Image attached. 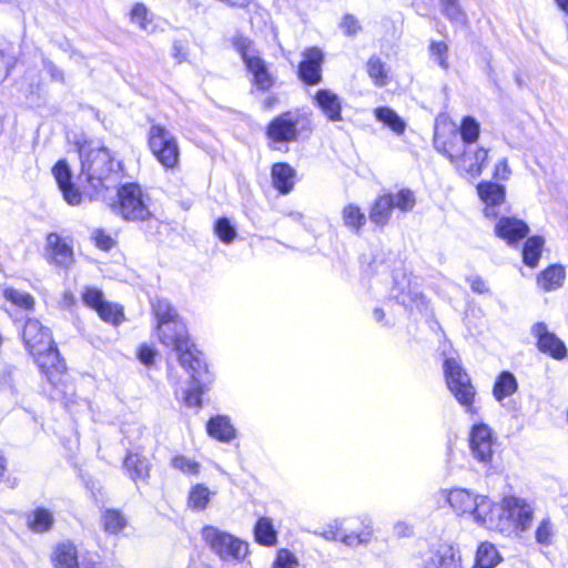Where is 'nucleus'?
<instances>
[{
  "label": "nucleus",
  "mask_w": 568,
  "mask_h": 568,
  "mask_svg": "<svg viewBox=\"0 0 568 568\" xmlns=\"http://www.w3.org/2000/svg\"><path fill=\"white\" fill-rule=\"evenodd\" d=\"M80 173L73 181V205L87 200L102 197L109 189L116 187L122 178V164L115 160L109 149L80 145Z\"/></svg>",
  "instance_id": "f257e3e1"
},
{
  "label": "nucleus",
  "mask_w": 568,
  "mask_h": 568,
  "mask_svg": "<svg viewBox=\"0 0 568 568\" xmlns=\"http://www.w3.org/2000/svg\"><path fill=\"white\" fill-rule=\"evenodd\" d=\"M434 146L438 152L448 158L460 174H466L470 178H477L481 174L488 159L487 149L478 148L473 150L471 146L459 145L455 131H450L446 135L438 130V126H436L434 132Z\"/></svg>",
  "instance_id": "f03ea898"
},
{
  "label": "nucleus",
  "mask_w": 568,
  "mask_h": 568,
  "mask_svg": "<svg viewBox=\"0 0 568 568\" xmlns=\"http://www.w3.org/2000/svg\"><path fill=\"white\" fill-rule=\"evenodd\" d=\"M313 131L311 114L298 110L286 111L275 116L266 126L265 134L272 145L291 143L298 140L303 133Z\"/></svg>",
  "instance_id": "7ed1b4c3"
},
{
  "label": "nucleus",
  "mask_w": 568,
  "mask_h": 568,
  "mask_svg": "<svg viewBox=\"0 0 568 568\" xmlns=\"http://www.w3.org/2000/svg\"><path fill=\"white\" fill-rule=\"evenodd\" d=\"M109 206L125 221H145L151 216L142 187L133 182L120 185L116 199L112 200Z\"/></svg>",
  "instance_id": "20e7f679"
},
{
  "label": "nucleus",
  "mask_w": 568,
  "mask_h": 568,
  "mask_svg": "<svg viewBox=\"0 0 568 568\" xmlns=\"http://www.w3.org/2000/svg\"><path fill=\"white\" fill-rule=\"evenodd\" d=\"M148 145L152 155L166 170H175L180 164L178 138L160 123H153L148 132Z\"/></svg>",
  "instance_id": "39448f33"
},
{
  "label": "nucleus",
  "mask_w": 568,
  "mask_h": 568,
  "mask_svg": "<svg viewBox=\"0 0 568 568\" xmlns=\"http://www.w3.org/2000/svg\"><path fill=\"white\" fill-rule=\"evenodd\" d=\"M443 368L446 384L450 393L467 413H474L473 404L476 390L459 359L446 357Z\"/></svg>",
  "instance_id": "423d86ee"
},
{
  "label": "nucleus",
  "mask_w": 568,
  "mask_h": 568,
  "mask_svg": "<svg viewBox=\"0 0 568 568\" xmlns=\"http://www.w3.org/2000/svg\"><path fill=\"white\" fill-rule=\"evenodd\" d=\"M202 538L222 560L242 561L248 554L247 542L217 527L210 525L203 527Z\"/></svg>",
  "instance_id": "0eeeda50"
},
{
  "label": "nucleus",
  "mask_w": 568,
  "mask_h": 568,
  "mask_svg": "<svg viewBox=\"0 0 568 568\" xmlns=\"http://www.w3.org/2000/svg\"><path fill=\"white\" fill-rule=\"evenodd\" d=\"M235 48L241 54L247 71L252 74L253 84L262 91L271 89L274 84V77L252 42L246 38H239L235 41Z\"/></svg>",
  "instance_id": "6e6552de"
},
{
  "label": "nucleus",
  "mask_w": 568,
  "mask_h": 568,
  "mask_svg": "<svg viewBox=\"0 0 568 568\" xmlns=\"http://www.w3.org/2000/svg\"><path fill=\"white\" fill-rule=\"evenodd\" d=\"M23 343L37 364L47 365L43 352L52 344L51 331L36 318L27 320L22 331Z\"/></svg>",
  "instance_id": "1a4fd4ad"
},
{
  "label": "nucleus",
  "mask_w": 568,
  "mask_h": 568,
  "mask_svg": "<svg viewBox=\"0 0 568 568\" xmlns=\"http://www.w3.org/2000/svg\"><path fill=\"white\" fill-rule=\"evenodd\" d=\"M151 307L155 317V333L159 341L172 343V339L166 335L169 327L178 329V336H182L181 333H184V322L166 298L154 297L151 301Z\"/></svg>",
  "instance_id": "9d476101"
},
{
  "label": "nucleus",
  "mask_w": 568,
  "mask_h": 568,
  "mask_svg": "<svg viewBox=\"0 0 568 568\" xmlns=\"http://www.w3.org/2000/svg\"><path fill=\"white\" fill-rule=\"evenodd\" d=\"M495 438L493 429L484 423L475 424L469 433V449L474 459L489 468L494 456Z\"/></svg>",
  "instance_id": "9b49d317"
},
{
  "label": "nucleus",
  "mask_w": 568,
  "mask_h": 568,
  "mask_svg": "<svg viewBox=\"0 0 568 568\" xmlns=\"http://www.w3.org/2000/svg\"><path fill=\"white\" fill-rule=\"evenodd\" d=\"M176 354L181 366L190 375L191 382H196L201 385H211L213 383L214 375L210 372L203 354L195 348L193 343L186 349L179 351Z\"/></svg>",
  "instance_id": "f8f14e48"
},
{
  "label": "nucleus",
  "mask_w": 568,
  "mask_h": 568,
  "mask_svg": "<svg viewBox=\"0 0 568 568\" xmlns=\"http://www.w3.org/2000/svg\"><path fill=\"white\" fill-rule=\"evenodd\" d=\"M534 516V508L525 499L516 496L504 498L503 519L507 520V531H525L530 527Z\"/></svg>",
  "instance_id": "ddd939ff"
},
{
  "label": "nucleus",
  "mask_w": 568,
  "mask_h": 568,
  "mask_svg": "<svg viewBox=\"0 0 568 568\" xmlns=\"http://www.w3.org/2000/svg\"><path fill=\"white\" fill-rule=\"evenodd\" d=\"M503 514L504 500L501 504H495L487 496L480 495L473 517L478 525L489 530L507 532L508 524L506 519H503Z\"/></svg>",
  "instance_id": "4468645a"
},
{
  "label": "nucleus",
  "mask_w": 568,
  "mask_h": 568,
  "mask_svg": "<svg viewBox=\"0 0 568 568\" xmlns=\"http://www.w3.org/2000/svg\"><path fill=\"white\" fill-rule=\"evenodd\" d=\"M390 295L393 300L407 311L420 310L425 304L424 296L418 286L413 284L405 273L394 275V286Z\"/></svg>",
  "instance_id": "2eb2a0df"
},
{
  "label": "nucleus",
  "mask_w": 568,
  "mask_h": 568,
  "mask_svg": "<svg viewBox=\"0 0 568 568\" xmlns=\"http://www.w3.org/2000/svg\"><path fill=\"white\" fill-rule=\"evenodd\" d=\"M531 335L537 339L539 352L561 361L567 356L565 343L552 332H550L544 322H538L531 326Z\"/></svg>",
  "instance_id": "dca6fc26"
},
{
  "label": "nucleus",
  "mask_w": 568,
  "mask_h": 568,
  "mask_svg": "<svg viewBox=\"0 0 568 568\" xmlns=\"http://www.w3.org/2000/svg\"><path fill=\"white\" fill-rule=\"evenodd\" d=\"M303 59L298 64V78L306 85H316L322 82V64L324 53L321 49L313 47L303 51Z\"/></svg>",
  "instance_id": "f3484780"
},
{
  "label": "nucleus",
  "mask_w": 568,
  "mask_h": 568,
  "mask_svg": "<svg viewBox=\"0 0 568 568\" xmlns=\"http://www.w3.org/2000/svg\"><path fill=\"white\" fill-rule=\"evenodd\" d=\"M424 568H463L460 551L448 542L434 545L429 548Z\"/></svg>",
  "instance_id": "a211bd4d"
},
{
  "label": "nucleus",
  "mask_w": 568,
  "mask_h": 568,
  "mask_svg": "<svg viewBox=\"0 0 568 568\" xmlns=\"http://www.w3.org/2000/svg\"><path fill=\"white\" fill-rule=\"evenodd\" d=\"M478 195L485 203L484 214L488 219H497L499 209L505 202V186L494 182H481L477 186Z\"/></svg>",
  "instance_id": "6ab92c4d"
},
{
  "label": "nucleus",
  "mask_w": 568,
  "mask_h": 568,
  "mask_svg": "<svg viewBox=\"0 0 568 568\" xmlns=\"http://www.w3.org/2000/svg\"><path fill=\"white\" fill-rule=\"evenodd\" d=\"M529 233L528 224L514 216H501L495 224V234L508 245H516Z\"/></svg>",
  "instance_id": "aec40b11"
},
{
  "label": "nucleus",
  "mask_w": 568,
  "mask_h": 568,
  "mask_svg": "<svg viewBox=\"0 0 568 568\" xmlns=\"http://www.w3.org/2000/svg\"><path fill=\"white\" fill-rule=\"evenodd\" d=\"M123 469L125 475L138 486L139 483L146 484L149 481L152 464L146 456L129 452L123 460Z\"/></svg>",
  "instance_id": "412c9836"
},
{
  "label": "nucleus",
  "mask_w": 568,
  "mask_h": 568,
  "mask_svg": "<svg viewBox=\"0 0 568 568\" xmlns=\"http://www.w3.org/2000/svg\"><path fill=\"white\" fill-rule=\"evenodd\" d=\"M314 104L329 122H338L342 116V100L329 89H320L313 97Z\"/></svg>",
  "instance_id": "4be33fe9"
},
{
  "label": "nucleus",
  "mask_w": 568,
  "mask_h": 568,
  "mask_svg": "<svg viewBox=\"0 0 568 568\" xmlns=\"http://www.w3.org/2000/svg\"><path fill=\"white\" fill-rule=\"evenodd\" d=\"M45 258L50 264L65 268L71 262V248L57 233H50L47 236Z\"/></svg>",
  "instance_id": "5701e85b"
},
{
  "label": "nucleus",
  "mask_w": 568,
  "mask_h": 568,
  "mask_svg": "<svg viewBox=\"0 0 568 568\" xmlns=\"http://www.w3.org/2000/svg\"><path fill=\"white\" fill-rule=\"evenodd\" d=\"M442 494L456 514H470L474 516L480 495H475L470 490L463 488H454L449 491L443 490Z\"/></svg>",
  "instance_id": "b1692460"
},
{
  "label": "nucleus",
  "mask_w": 568,
  "mask_h": 568,
  "mask_svg": "<svg viewBox=\"0 0 568 568\" xmlns=\"http://www.w3.org/2000/svg\"><path fill=\"white\" fill-rule=\"evenodd\" d=\"M43 355L47 359V365L42 366L38 364L39 367L54 386L61 385L63 377H67V365L60 358V353L53 342L50 347L43 352Z\"/></svg>",
  "instance_id": "393cba45"
},
{
  "label": "nucleus",
  "mask_w": 568,
  "mask_h": 568,
  "mask_svg": "<svg viewBox=\"0 0 568 568\" xmlns=\"http://www.w3.org/2000/svg\"><path fill=\"white\" fill-rule=\"evenodd\" d=\"M206 432L210 437L221 443H230L235 439L237 435L230 417L225 415L211 417L206 423Z\"/></svg>",
  "instance_id": "a878e982"
},
{
  "label": "nucleus",
  "mask_w": 568,
  "mask_h": 568,
  "mask_svg": "<svg viewBox=\"0 0 568 568\" xmlns=\"http://www.w3.org/2000/svg\"><path fill=\"white\" fill-rule=\"evenodd\" d=\"M295 175L296 171L285 162L273 164L271 170L272 183L281 194H288L293 190Z\"/></svg>",
  "instance_id": "bb28decb"
},
{
  "label": "nucleus",
  "mask_w": 568,
  "mask_h": 568,
  "mask_svg": "<svg viewBox=\"0 0 568 568\" xmlns=\"http://www.w3.org/2000/svg\"><path fill=\"white\" fill-rule=\"evenodd\" d=\"M565 277V267L560 264H552L538 275L537 283L544 291L550 292L561 287Z\"/></svg>",
  "instance_id": "cd10ccee"
},
{
  "label": "nucleus",
  "mask_w": 568,
  "mask_h": 568,
  "mask_svg": "<svg viewBox=\"0 0 568 568\" xmlns=\"http://www.w3.org/2000/svg\"><path fill=\"white\" fill-rule=\"evenodd\" d=\"M518 389L516 376L509 371H503L495 379L493 387L494 398L501 403L505 398L515 394Z\"/></svg>",
  "instance_id": "c85d7f7f"
},
{
  "label": "nucleus",
  "mask_w": 568,
  "mask_h": 568,
  "mask_svg": "<svg viewBox=\"0 0 568 568\" xmlns=\"http://www.w3.org/2000/svg\"><path fill=\"white\" fill-rule=\"evenodd\" d=\"M457 133L459 145L471 146L480 135V123L470 115L462 119L458 130L453 129Z\"/></svg>",
  "instance_id": "c756f323"
},
{
  "label": "nucleus",
  "mask_w": 568,
  "mask_h": 568,
  "mask_svg": "<svg viewBox=\"0 0 568 568\" xmlns=\"http://www.w3.org/2000/svg\"><path fill=\"white\" fill-rule=\"evenodd\" d=\"M130 21L142 32L152 34L156 31L154 16L143 3H135L130 11Z\"/></svg>",
  "instance_id": "7c9ffc66"
},
{
  "label": "nucleus",
  "mask_w": 568,
  "mask_h": 568,
  "mask_svg": "<svg viewBox=\"0 0 568 568\" xmlns=\"http://www.w3.org/2000/svg\"><path fill=\"white\" fill-rule=\"evenodd\" d=\"M393 211L390 199L385 193L374 201L369 210V220L377 226H385L390 221Z\"/></svg>",
  "instance_id": "2f4dec72"
},
{
  "label": "nucleus",
  "mask_w": 568,
  "mask_h": 568,
  "mask_svg": "<svg viewBox=\"0 0 568 568\" xmlns=\"http://www.w3.org/2000/svg\"><path fill=\"white\" fill-rule=\"evenodd\" d=\"M343 225L352 233L358 234L366 224V215L355 204H347L342 210Z\"/></svg>",
  "instance_id": "473e14b6"
},
{
  "label": "nucleus",
  "mask_w": 568,
  "mask_h": 568,
  "mask_svg": "<svg viewBox=\"0 0 568 568\" xmlns=\"http://www.w3.org/2000/svg\"><path fill=\"white\" fill-rule=\"evenodd\" d=\"M52 174L67 203L71 204V169L67 160H60L52 168Z\"/></svg>",
  "instance_id": "72a5a7b5"
},
{
  "label": "nucleus",
  "mask_w": 568,
  "mask_h": 568,
  "mask_svg": "<svg viewBox=\"0 0 568 568\" xmlns=\"http://www.w3.org/2000/svg\"><path fill=\"white\" fill-rule=\"evenodd\" d=\"M101 523L105 532L118 535L126 527L128 519L121 510L108 508L102 513Z\"/></svg>",
  "instance_id": "f704fd0d"
},
{
  "label": "nucleus",
  "mask_w": 568,
  "mask_h": 568,
  "mask_svg": "<svg viewBox=\"0 0 568 568\" xmlns=\"http://www.w3.org/2000/svg\"><path fill=\"white\" fill-rule=\"evenodd\" d=\"M544 244L545 240L539 235H534L526 240L523 247V262L527 266L534 268L538 265Z\"/></svg>",
  "instance_id": "c9c22d12"
},
{
  "label": "nucleus",
  "mask_w": 568,
  "mask_h": 568,
  "mask_svg": "<svg viewBox=\"0 0 568 568\" xmlns=\"http://www.w3.org/2000/svg\"><path fill=\"white\" fill-rule=\"evenodd\" d=\"M254 537L260 545L271 547L277 541V532L267 517L260 518L254 526Z\"/></svg>",
  "instance_id": "e433bc0d"
},
{
  "label": "nucleus",
  "mask_w": 568,
  "mask_h": 568,
  "mask_svg": "<svg viewBox=\"0 0 568 568\" xmlns=\"http://www.w3.org/2000/svg\"><path fill=\"white\" fill-rule=\"evenodd\" d=\"M377 121L387 125L396 134H403L406 129L405 121L390 108L378 106L374 110Z\"/></svg>",
  "instance_id": "4c0bfd02"
},
{
  "label": "nucleus",
  "mask_w": 568,
  "mask_h": 568,
  "mask_svg": "<svg viewBox=\"0 0 568 568\" xmlns=\"http://www.w3.org/2000/svg\"><path fill=\"white\" fill-rule=\"evenodd\" d=\"M28 527L37 534H42L51 529L54 518L50 510L37 508L28 516Z\"/></svg>",
  "instance_id": "58836bf2"
},
{
  "label": "nucleus",
  "mask_w": 568,
  "mask_h": 568,
  "mask_svg": "<svg viewBox=\"0 0 568 568\" xmlns=\"http://www.w3.org/2000/svg\"><path fill=\"white\" fill-rule=\"evenodd\" d=\"M213 495L214 491L210 490L205 485L196 484L192 486L189 491L187 506L192 510H204L207 507Z\"/></svg>",
  "instance_id": "ea45409f"
},
{
  "label": "nucleus",
  "mask_w": 568,
  "mask_h": 568,
  "mask_svg": "<svg viewBox=\"0 0 568 568\" xmlns=\"http://www.w3.org/2000/svg\"><path fill=\"white\" fill-rule=\"evenodd\" d=\"M366 71L375 87L383 88L388 83V71L381 58L371 57L366 63Z\"/></svg>",
  "instance_id": "a19ab883"
},
{
  "label": "nucleus",
  "mask_w": 568,
  "mask_h": 568,
  "mask_svg": "<svg viewBox=\"0 0 568 568\" xmlns=\"http://www.w3.org/2000/svg\"><path fill=\"white\" fill-rule=\"evenodd\" d=\"M501 560V557L493 544L483 542L479 545L475 562L483 568H494Z\"/></svg>",
  "instance_id": "79ce46f5"
},
{
  "label": "nucleus",
  "mask_w": 568,
  "mask_h": 568,
  "mask_svg": "<svg viewBox=\"0 0 568 568\" xmlns=\"http://www.w3.org/2000/svg\"><path fill=\"white\" fill-rule=\"evenodd\" d=\"M364 529L361 532L345 534L339 540L348 547H357L361 545H367L373 537L372 520L365 517L362 520Z\"/></svg>",
  "instance_id": "37998d69"
},
{
  "label": "nucleus",
  "mask_w": 568,
  "mask_h": 568,
  "mask_svg": "<svg viewBox=\"0 0 568 568\" xmlns=\"http://www.w3.org/2000/svg\"><path fill=\"white\" fill-rule=\"evenodd\" d=\"M99 317L113 326H119L124 321L122 305L105 301L97 311Z\"/></svg>",
  "instance_id": "c03bdc74"
},
{
  "label": "nucleus",
  "mask_w": 568,
  "mask_h": 568,
  "mask_svg": "<svg viewBox=\"0 0 568 568\" xmlns=\"http://www.w3.org/2000/svg\"><path fill=\"white\" fill-rule=\"evenodd\" d=\"M390 199V204L394 210L402 213L410 212L416 205V199L413 191L408 189L399 190L396 193H386Z\"/></svg>",
  "instance_id": "a18cd8bd"
},
{
  "label": "nucleus",
  "mask_w": 568,
  "mask_h": 568,
  "mask_svg": "<svg viewBox=\"0 0 568 568\" xmlns=\"http://www.w3.org/2000/svg\"><path fill=\"white\" fill-rule=\"evenodd\" d=\"M2 295L7 301L26 311L33 310L36 304L34 297L31 294L13 287L4 288Z\"/></svg>",
  "instance_id": "49530a36"
},
{
  "label": "nucleus",
  "mask_w": 568,
  "mask_h": 568,
  "mask_svg": "<svg viewBox=\"0 0 568 568\" xmlns=\"http://www.w3.org/2000/svg\"><path fill=\"white\" fill-rule=\"evenodd\" d=\"M170 466L185 476H196L201 470L200 463L182 454L174 455L171 458Z\"/></svg>",
  "instance_id": "de8ad7c7"
},
{
  "label": "nucleus",
  "mask_w": 568,
  "mask_h": 568,
  "mask_svg": "<svg viewBox=\"0 0 568 568\" xmlns=\"http://www.w3.org/2000/svg\"><path fill=\"white\" fill-rule=\"evenodd\" d=\"M214 233L224 244H231L236 235V229L227 217H219L214 223Z\"/></svg>",
  "instance_id": "09e8293b"
},
{
  "label": "nucleus",
  "mask_w": 568,
  "mask_h": 568,
  "mask_svg": "<svg viewBox=\"0 0 568 568\" xmlns=\"http://www.w3.org/2000/svg\"><path fill=\"white\" fill-rule=\"evenodd\" d=\"M166 335L172 339V343H166L164 341H160L161 344H163L165 347L171 348L175 353L182 349H186L187 346L192 343L189 337V332L186 328V325L184 324V333L178 336V329L169 327L166 331Z\"/></svg>",
  "instance_id": "8fccbe9b"
},
{
  "label": "nucleus",
  "mask_w": 568,
  "mask_h": 568,
  "mask_svg": "<svg viewBox=\"0 0 568 568\" xmlns=\"http://www.w3.org/2000/svg\"><path fill=\"white\" fill-rule=\"evenodd\" d=\"M81 300L87 307L95 312L105 302L103 292L92 286H85L83 288V291L81 292Z\"/></svg>",
  "instance_id": "3c124183"
},
{
  "label": "nucleus",
  "mask_w": 568,
  "mask_h": 568,
  "mask_svg": "<svg viewBox=\"0 0 568 568\" xmlns=\"http://www.w3.org/2000/svg\"><path fill=\"white\" fill-rule=\"evenodd\" d=\"M554 525L550 518H544L535 531V540L540 546H549L552 542Z\"/></svg>",
  "instance_id": "603ef678"
},
{
  "label": "nucleus",
  "mask_w": 568,
  "mask_h": 568,
  "mask_svg": "<svg viewBox=\"0 0 568 568\" xmlns=\"http://www.w3.org/2000/svg\"><path fill=\"white\" fill-rule=\"evenodd\" d=\"M209 387L210 385H201L200 383L191 382V386L184 397L185 405L200 408L202 406V396Z\"/></svg>",
  "instance_id": "864d4df0"
},
{
  "label": "nucleus",
  "mask_w": 568,
  "mask_h": 568,
  "mask_svg": "<svg viewBox=\"0 0 568 568\" xmlns=\"http://www.w3.org/2000/svg\"><path fill=\"white\" fill-rule=\"evenodd\" d=\"M90 239L99 250L104 252L112 250L116 243L115 239L102 229L93 230Z\"/></svg>",
  "instance_id": "5fc2aeb1"
},
{
  "label": "nucleus",
  "mask_w": 568,
  "mask_h": 568,
  "mask_svg": "<svg viewBox=\"0 0 568 568\" xmlns=\"http://www.w3.org/2000/svg\"><path fill=\"white\" fill-rule=\"evenodd\" d=\"M448 47L443 41H432L429 45V53L432 59H434L438 65L446 70L448 69Z\"/></svg>",
  "instance_id": "6e6d98bb"
},
{
  "label": "nucleus",
  "mask_w": 568,
  "mask_h": 568,
  "mask_svg": "<svg viewBox=\"0 0 568 568\" xmlns=\"http://www.w3.org/2000/svg\"><path fill=\"white\" fill-rule=\"evenodd\" d=\"M73 568H103V565L97 552H88L79 559L73 550Z\"/></svg>",
  "instance_id": "4d7b16f0"
},
{
  "label": "nucleus",
  "mask_w": 568,
  "mask_h": 568,
  "mask_svg": "<svg viewBox=\"0 0 568 568\" xmlns=\"http://www.w3.org/2000/svg\"><path fill=\"white\" fill-rule=\"evenodd\" d=\"M443 4V12L454 23L463 24L465 22V16L460 11V8L456 0H440Z\"/></svg>",
  "instance_id": "13d9d810"
},
{
  "label": "nucleus",
  "mask_w": 568,
  "mask_h": 568,
  "mask_svg": "<svg viewBox=\"0 0 568 568\" xmlns=\"http://www.w3.org/2000/svg\"><path fill=\"white\" fill-rule=\"evenodd\" d=\"M52 561L55 568H71V546L65 544L58 546Z\"/></svg>",
  "instance_id": "bf43d9fd"
},
{
  "label": "nucleus",
  "mask_w": 568,
  "mask_h": 568,
  "mask_svg": "<svg viewBox=\"0 0 568 568\" xmlns=\"http://www.w3.org/2000/svg\"><path fill=\"white\" fill-rule=\"evenodd\" d=\"M298 561L293 552L287 549H280L272 568H297Z\"/></svg>",
  "instance_id": "052dcab7"
},
{
  "label": "nucleus",
  "mask_w": 568,
  "mask_h": 568,
  "mask_svg": "<svg viewBox=\"0 0 568 568\" xmlns=\"http://www.w3.org/2000/svg\"><path fill=\"white\" fill-rule=\"evenodd\" d=\"M339 27L347 37H354L362 30L359 21L349 13L343 17Z\"/></svg>",
  "instance_id": "680f3d73"
},
{
  "label": "nucleus",
  "mask_w": 568,
  "mask_h": 568,
  "mask_svg": "<svg viewBox=\"0 0 568 568\" xmlns=\"http://www.w3.org/2000/svg\"><path fill=\"white\" fill-rule=\"evenodd\" d=\"M156 351L146 344H142L138 349V358L145 366H151L154 363Z\"/></svg>",
  "instance_id": "e2e57ef3"
},
{
  "label": "nucleus",
  "mask_w": 568,
  "mask_h": 568,
  "mask_svg": "<svg viewBox=\"0 0 568 568\" xmlns=\"http://www.w3.org/2000/svg\"><path fill=\"white\" fill-rule=\"evenodd\" d=\"M510 174H511V171H510V168L508 166L507 159L504 158V159L499 160L495 165V172H494L495 179L508 180Z\"/></svg>",
  "instance_id": "0e129e2a"
},
{
  "label": "nucleus",
  "mask_w": 568,
  "mask_h": 568,
  "mask_svg": "<svg viewBox=\"0 0 568 568\" xmlns=\"http://www.w3.org/2000/svg\"><path fill=\"white\" fill-rule=\"evenodd\" d=\"M172 55L176 60L178 63H182L187 59V51L184 43L180 40L173 42L172 45Z\"/></svg>",
  "instance_id": "69168bd1"
},
{
  "label": "nucleus",
  "mask_w": 568,
  "mask_h": 568,
  "mask_svg": "<svg viewBox=\"0 0 568 568\" xmlns=\"http://www.w3.org/2000/svg\"><path fill=\"white\" fill-rule=\"evenodd\" d=\"M14 64V59L12 55L4 54L2 50H0V81H2L7 74L9 69Z\"/></svg>",
  "instance_id": "338daca9"
},
{
  "label": "nucleus",
  "mask_w": 568,
  "mask_h": 568,
  "mask_svg": "<svg viewBox=\"0 0 568 568\" xmlns=\"http://www.w3.org/2000/svg\"><path fill=\"white\" fill-rule=\"evenodd\" d=\"M467 282L470 285V288L473 292L478 294H484L488 292V286L486 285V282L480 276H469L467 278Z\"/></svg>",
  "instance_id": "774afa93"
}]
</instances>
